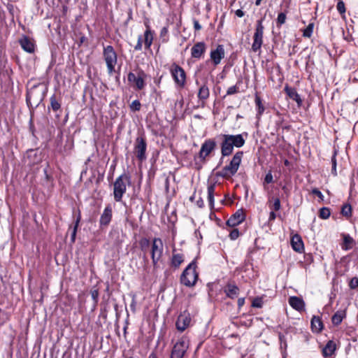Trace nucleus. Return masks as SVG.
<instances>
[{
	"label": "nucleus",
	"mask_w": 358,
	"mask_h": 358,
	"mask_svg": "<svg viewBox=\"0 0 358 358\" xmlns=\"http://www.w3.org/2000/svg\"><path fill=\"white\" fill-rule=\"evenodd\" d=\"M148 358H157L156 355L154 354V353H151L150 355H149V357Z\"/></svg>",
	"instance_id": "obj_57"
},
{
	"label": "nucleus",
	"mask_w": 358,
	"mask_h": 358,
	"mask_svg": "<svg viewBox=\"0 0 358 358\" xmlns=\"http://www.w3.org/2000/svg\"><path fill=\"white\" fill-rule=\"evenodd\" d=\"M280 201L278 198H275L273 201V203L272 206L271 207V209L273 210H279L280 209Z\"/></svg>",
	"instance_id": "obj_42"
},
{
	"label": "nucleus",
	"mask_w": 358,
	"mask_h": 358,
	"mask_svg": "<svg viewBox=\"0 0 358 358\" xmlns=\"http://www.w3.org/2000/svg\"><path fill=\"white\" fill-rule=\"evenodd\" d=\"M206 45L203 42H198L191 49V55L193 58L200 59L205 53Z\"/></svg>",
	"instance_id": "obj_16"
},
{
	"label": "nucleus",
	"mask_w": 358,
	"mask_h": 358,
	"mask_svg": "<svg viewBox=\"0 0 358 358\" xmlns=\"http://www.w3.org/2000/svg\"><path fill=\"white\" fill-rule=\"evenodd\" d=\"M136 50H141L142 49V38L139 36L136 45L134 47Z\"/></svg>",
	"instance_id": "obj_51"
},
{
	"label": "nucleus",
	"mask_w": 358,
	"mask_h": 358,
	"mask_svg": "<svg viewBox=\"0 0 358 358\" xmlns=\"http://www.w3.org/2000/svg\"><path fill=\"white\" fill-rule=\"evenodd\" d=\"M183 261L184 257L182 254L173 253L171 258V264L173 267L178 268L180 266V264L183 262Z\"/></svg>",
	"instance_id": "obj_28"
},
{
	"label": "nucleus",
	"mask_w": 358,
	"mask_h": 358,
	"mask_svg": "<svg viewBox=\"0 0 358 358\" xmlns=\"http://www.w3.org/2000/svg\"><path fill=\"white\" fill-rule=\"evenodd\" d=\"M140 247L142 250H145L146 248H148L150 245V241L146 238H143L139 241Z\"/></svg>",
	"instance_id": "obj_41"
},
{
	"label": "nucleus",
	"mask_w": 358,
	"mask_h": 358,
	"mask_svg": "<svg viewBox=\"0 0 358 358\" xmlns=\"http://www.w3.org/2000/svg\"><path fill=\"white\" fill-rule=\"evenodd\" d=\"M245 303V298H239L238 299V306L239 308L242 307Z\"/></svg>",
	"instance_id": "obj_54"
},
{
	"label": "nucleus",
	"mask_w": 358,
	"mask_h": 358,
	"mask_svg": "<svg viewBox=\"0 0 358 358\" xmlns=\"http://www.w3.org/2000/svg\"><path fill=\"white\" fill-rule=\"evenodd\" d=\"M343 243L342 248L345 250H348L352 248L354 242L353 238L349 234H343Z\"/></svg>",
	"instance_id": "obj_29"
},
{
	"label": "nucleus",
	"mask_w": 358,
	"mask_h": 358,
	"mask_svg": "<svg viewBox=\"0 0 358 358\" xmlns=\"http://www.w3.org/2000/svg\"><path fill=\"white\" fill-rule=\"evenodd\" d=\"M90 294H91L93 301L95 303H97L98 299H99V295L98 289H92L90 292Z\"/></svg>",
	"instance_id": "obj_45"
},
{
	"label": "nucleus",
	"mask_w": 358,
	"mask_h": 358,
	"mask_svg": "<svg viewBox=\"0 0 358 358\" xmlns=\"http://www.w3.org/2000/svg\"><path fill=\"white\" fill-rule=\"evenodd\" d=\"M245 220V214L243 210H238L227 220V224L229 227H235L241 224Z\"/></svg>",
	"instance_id": "obj_15"
},
{
	"label": "nucleus",
	"mask_w": 358,
	"mask_h": 358,
	"mask_svg": "<svg viewBox=\"0 0 358 358\" xmlns=\"http://www.w3.org/2000/svg\"><path fill=\"white\" fill-rule=\"evenodd\" d=\"M332 165H333V168H334V169H336V159H335V157H333V158H332Z\"/></svg>",
	"instance_id": "obj_56"
},
{
	"label": "nucleus",
	"mask_w": 358,
	"mask_h": 358,
	"mask_svg": "<svg viewBox=\"0 0 358 358\" xmlns=\"http://www.w3.org/2000/svg\"><path fill=\"white\" fill-rule=\"evenodd\" d=\"M273 182V175L271 171L266 173L265 178H264V182L269 184Z\"/></svg>",
	"instance_id": "obj_49"
},
{
	"label": "nucleus",
	"mask_w": 358,
	"mask_h": 358,
	"mask_svg": "<svg viewBox=\"0 0 358 358\" xmlns=\"http://www.w3.org/2000/svg\"><path fill=\"white\" fill-rule=\"evenodd\" d=\"M243 152L242 151L237 152L232 157L229 165L225 166L217 173V175L224 178H229L234 176L238 171L242 161Z\"/></svg>",
	"instance_id": "obj_3"
},
{
	"label": "nucleus",
	"mask_w": 358,
	"mask_h": 358,
	"mask_svg": "<svg viewBox=\"0 0 358 358\" xmlns=\"http://www.w3.org/2000/svg\"><path fill=\"white\" fill-rule=\"evenodd\" d=\"M141 103L138 100H134L130 105V108L133 111H138L141 109Z\"/></svg>",
	"instance_id": "obj_40"
},
{
	"label": "nucleus",
	"mask_w": 358,
	"mask_h": 358,
	"mask_svg": "<svg viewBox=\"0 0 358 358\" xmlns=\"http://www.w3.org/2000/svg\"><path fill=\"white\" fill-rule=\"evenodd\" d=\"M312 193L314 195H316L317 196H318L319 199H320V201H323L324 200V195L322 194V193L318 189L314 188L312 190Z\"/></svg>",
	"instance_id": "obj_48"
},
{
	"label": "nucleus",
	"mask_w": 358,
	"mask_h": 358,
	"mask_svg": "<svg viewBox=\"0 0 358 358\" xmlns=\"http://www.w3.org/2000/svg\"><path fill=\"white\" fill-rule=\"evenodd\" d=\"M103 56L106 64L108 72L112 73L115 71V67L117 62V55L113 47L111 45L104 47Z\"/></svg>",
	"instance_id": "obj_6"
},
{
	"label": "nucleus",
	"mask_w": 358,
	"mask_h": 358,
	"mask_svg": "<svg viewBox=\"0 0 358 358\" xmlns=\"http://www.w3.org/2000/svg\"><path fill=\"white\" fill-rule=\"evenodd\" d=\"M215 188V185H210L208 187V201L211 208L214 207Z\"/></svg>",
	"instance_id": "obj_30"
},
{
	"label": "nucleus",
	"mask_w": 358,
	"mask_h": 358,
	"mask_svg": "<svg viewBox=\"0 0 358 358\" xmlns=\"http://www.w3.org/2000/svg\"><path fill=\"white\" fill-rule=\"evenodd\" d=\"M239 236V231L237 229H232L229 233V238L236 240Z\"/></svg>",
	"instance_id": "obj_47"
},
{
	"label": "nucleus",
	"mask_w": 358,
	"mask_h": 358,
	"mask_svg": "<svg viewBox=\"0 0 358 358\" xmlns=\"http://www.w3.org/2000/svg\"><path fill=\"white\" fill-rule=\"evenodd\" d=\"M336 8L341 14L345 13V8L343 1H339L337 3Z\"/></svg>",
	"instance_id": "obj_44"
},
{
	"label": "nucleus",
	"mask_w": 358,
	"mask_h": 358,
	"mask_svg": "<svg viewBox=\"0 0 358 358\" xmlns=\"http://www.w3.org/2000/svg\"><path fill=\"white\" fill-rule=\"evenodd\" d=\"M191 317L188 313L184 312L180 314L176 322V327L180 331H183L190 324Z\"/></svg>",
	"instance_id": "obj_14"
},
{
	"label": "nucleus",
	"mask_w": 358,
	"mask_h": 358,
	"mask_svg": "<svg viewBox=\"0 0 358 358\" xmlns=\"http://www.w3.org/2000/svg\"><path fill=\"white\" fill-rule=\"evenodd\" d=\"M291 244L296 252H301L303 250V243L299 235L295 234L292 237Z\"/></svg>",
	"instance_id": "obj_21"
},
{
	"label": "nucleus",
	"mask_w": 358,
	"mask_h": 358,
	"mask_svg": "<svg viewBox=\"0 0 358 358\" xmlns=\"http://www.w3.org/2000/svg\"><path fill=\"white\" fill-rule=\"evenodd\" d=\"M131 185L130 176L123 173L117 177L113 183V196L117 202H120L127 191V185Z\"/></svg>",
	"instance_id": "obj_2"
},
{
	"label": "nucleus",
	"mask_w": 358,
	"mask_h": 358,
	"mask_svg": "<svg viewBox=\"0 0 358 358\" xmlns=\"http://www.w3.org/2000/svg\"><path fill=\"white\" fill-rule=\"evenodd\" d=\"M336 350V344L334 341H329L323 348V355L324 357L331 356Z\"/></svg>",
	"instance_id": "obj_26"
},
{
	"label": "nucleus",
	"mask_w": 358,
	"mask_h": 358,
	"mask_svg": "<svg viewBox=\"0 0 358 358\" xmlns=\"http://www.w3.org/2000/svg\"><path fill=\"white\" fill-rule=\"evenodd\" d=\"M189 347V340L186 337L180 338L173 345L171 358H182Z\"/></svg>",
	"instance_id": "obj_9"
},
{
	"label": "nucleus",
	"mask_w": 358,
	"mask_h": 358,
	"mask_svg": "<svg viewBox=\"0 0 358 358\" xmlns=\"http://www.w3.org/2000/svg\"><path fill=\"white\" fill-rule=\"evenodd\" d=\"M36 90L35 89H31L30 91L27 92V102L31 103V100L34 99V96L35 95Z\"/></svg>",
	"instance_id": "obj_43"
},
{
	"label": "nucleus",
	"mask_w": 358,
	"mask_h": 358,
	"mask_svg": "<svg viewBox=\"0 0 358 358\" xmlns=\"http://www.w3.org/2000/svg\"><path fill=\"white\" fill-rule=\"evenodd\" d=\"M255 101L257 108V114L261 115L264 111V107L262 104V99L258 95H256Z\"/></svg>",
	"instance_id": "obj_31"
},
{
	"label": "nucleus",
	"mask_w": 358,
	"mask_h": 358,
	"mask_svg": "<svg viewBox=\"0 0 358 358\" xmlns=\"http://www.w3.org/2000/svg\"><path fill=\"white\" fill-rule=\"evenodd\" d=\"M345 316L346 313L345 310H338L331 318L332 323L336 326L340 324Z\"/></svg>",
	"instance_id": "obj_27"
},
{
	"label": "nucleus",
	"mask_w": 358,
	"mask_h": 358,
	"mask_svg": "<svg viewBox=\"0 0 358 358\" xmlns=\"http://www.w3.org/2000/svg\"><path fill=\"white\" fill-rule=\"evenodd\" d=\"M50 106L54 111H57L60 107V103L57 100L55 95H52L50 98Z\"/></svg>",
	"instance_id": "obj_32"
},
{
	"label": "nucleus",
	"mask_w": 358,
	"mask_h": 358,
	"mask_svg": "<svg viewBox=\"0 0 358 358\" xmlns=\"http://www.w3.org/2000/svg\"><path fill=\"white\" fill-rule=\"evenodd\" d=\"M194 27L195 29V30H200L201 29V26L200 25V24L199 23V22L197 20H194Z\"/></svg>",
	"instance_id": "obj_52"
},
{
	"label": "nucleus",
	"mask_w": 358,
	"mask_h": 358,
	"mask_svg": "<svg viewBox=\"0 0 358 358\" xmlns=\"http://www.w3.org/2000/svg\"><path fill=\"white\" fill-rule=\"evenodd\" d=\"M263 20H259L257 21L255 26V31L253 35V43L252 44V50L257 52L261 50L263 44V36L264 27L262 24Z\"/></svg>",
	"instance_id": "obj_7"
},
{
	"label": "nucleus",
	"mask_w": 358,
	"mask_h": 358,
	"mask_svg": "<svg viewBox=\"0 0 358 358\" xmlns=\"http://www.w3.org/2000/svg\"><path fill=\"white\" fill-rule=\"evenodd\" d=\"M313 23H310L307 27L303 31V36L306 38H310L313 32Z\"/></svg>",
	"instance_id": "obj_34"
},
{
	"label": "nucleus",
	"mask_w": 358,
	"mask_h": 358,
	"mask_svg": "<svg viewBox=\"0 0 358 358\" xmlns=\"http://www.w3.org/2000/svg\"><path fill=\"white\" fill-rule=\"evenodd\" d=\"M248 136L247 133L231 135L222 134L220 138L222 142L220 144L221 155L222 157H228L233 153L234 148H240L245 143V138Z\"/></svg>",
	"instance_id": "obj_1"
},
{
	"label": "nucleus",
	"mask_w": 358,
	"mask_h": 358,
	"mask_svg": "<svg viewBox=\"0 0 358 358\" xmlns=\"http://www.w3.org/2000/svg\"><path fill=\"white\" fill-rule=\"evenodd\" d=\"M341 213L345 217H350L352 213V207L350 204H345L341 208Z\"/></svg>",
	"instance_id": "obj_36"
},
{
	"label": "nucleus",
	"mask_w": 358,
	"mask_h": 358,
	"mask_svg": "<svg viewBox=\"0 0 358 358\" xmlns=\"http://www.w3.org/2000/svg\"><path fill=\"white\" fill-rule=\"evenodd\" d=\"M276 217V215L273 211H271L269 215V220H274Z\"/></svg>",
	"instance_id": "obj_55"
},
{
	"label": "nucleus",
	"mask_w": 358,
	"mask_h": 358,
	"mask_svg": "<svg viewBox=\"0 0 358 358\" xmlns=\"http://www.w3.org/2000/svg\"><path fill=\"white\" fill-rule=\"evenodd\" d=\"M168 27H164L160 31V38L163 43H166L169 40L168 38Z\"/></svg>",
	"instance_id": "obj_37"
},
{
	"label": "nucleus",
	"mask_w": 358,
	"mask_h": 358,
	"mask_svg": "<svg viewBox=\"0 0 358 358\" xmlns=\"http://www.w3.org/2000/svg\"><path fill=\"white\" fill-rule=\"evenodd\" d=\"M147 143L144 137L140 136L136 138L134 144V153L141 162L146 159L145 151Z\"/></svg>",
	"instance_id": "obj_11"
},
{
	"label": "nucleus",
	"mask_w": 358,
	"mask_h": 358,
	"mask_svg": "<svg viewBox=\"0 0 358 358\" xmlns=\"http://www.w3.org/2000/svg\"><path fill=\"white\" fill-rule=\"evenodd\" d=\"M164 251V243L161 238H154L151 245L150 255L152 262L155 268L158 267Z\"/></svg>",
	"instance_id": "obj_5"
},
{
	"label": "nucleus",
	"mask_w": 358,
	"mask_h": 358,
	"mask_svg": "<svg viewBox=\"0 0 358 358\" xmlns=\"http://www.w3.org/2000/svg\"><path fill=\"white\" fill-rule=\"evenodd\" d=\"M262 0H256L255 4L257 6H259Z\"/></svg>",
	"instance_id": "obj_58"
},
{
	"label": "nucleus",
	"mask_w": 358,
	"mask_h": 358,
	"mask_svg": "<svg viewBox=\"0 0 358 358\" xmlns=\"http://www.w3.org/2000/svg\"><path fill=\"white\" fill-rule=\"evenodd\" d=\"M153 33L151 31L150 27L147 26V29L144 33V45L146 49H149L152 43Z\"/></svg>",
	"instance_id": "obj_25"
},
{
	"label": "nucleus",
	"mask_w": 358,
	"mask_h": 358,
	"mask_svg": "<svg viewBox=\"0 0 358 358\" xmlns=\"http://www.w3.org/2000/svg\"><path fill=\"white\" fill-rule=\"evenodd\" d=\"M289 161H288L287 159H286V160L285 161V164L286 166H288V165H289Z\"/></svg>",
	"instance_id": "obj_59"
},
{
	"label": "nucleus",
	"mask_w": 358,
	"mask_h": 358,
	"mask_svg": "<svg viewBox=\"0 0 358 358\" xmlns=\"http://www.w3.org/2000/svg\"><path fill=\"white\" fill-rule=\"evenodd\" d=\"M236 15L238 16V17H242L243 16H244V12L241 10V9H238L236 10Z\"/></svg>",
	"instance_id": "obj_53"
},
{
	"label": "nucleus",
	"mask_w": 358,
	"mask_h": 358,
	"mask_svg": "<svg viewBox=\"0 0 358 358\" xmlns=\"http://www.w3.org/2000/svg\"><path fill=\"white\" fill-rule=\"evenodd\" d=\"M113 216V210L110 205H108L106 206L103 210V213L101 214L99 220L100 225L102 226H108L111 221Z\"/></svg>",
	"instance_id": "obj_17"
},
{
	"label": "nucleus",
	"mask_w": 358,
	"mask_h": 358,
	"mask_svg": "<svg viewBox=\"0 0 358 358\" xmlns=\"http://www.w3.org/2000/svg\"><path fill=\"white\" fill-rule=\"evenodd\" d=\"M284 91L289 99L295 101L297 103L299 106L302 104V99L294 88L291 87L287 85L284 88Z\"/></svg>",
	"instance_id": "obj_19"
},
{
	"label": "nucleus",
	"mask_w": 358,
	"mask_h": 358,
	"mask_svg": "<svg viewBox=\"0 0 358 358\" xmlns=\"http://www.w3.org/2000/svg\"><path fill=\"white\" fill-rule=\"evenodd\" d=\"M289 304L297 311H302L305 309L304 301L298 296H290L289 298Z\"/></svg>",
	"instance_id": "obj_18"
},
{
	"label": "nucleus",
	"mask_w": 358,
	"mask_h": 358,
	"mask_svg": "<svg viewBox=\"0 0 358 358\" xmlns=\"http://www.w3.org/2000/svg\"><path fill=\"white\" fill-rule=\"evenodd\" d=\"M198 98L203 103L210 96L209 88L206 84L201 85L198 92Z\"/></svg>",
	"instance_id": "obj_23"
},
{
	"label": "nucleus",
	"mask_w": 358,
	"mask_h": 358,
	"mask_svg": "<svg viewBox=\"0 0 358 358\" xmlns=\"http://www.w3.org/2000/svg\"><path fill=\"white\" fill-rule=\"evenodd\" d=\"M196 263L192 262L183 271L180 276V282L187 287H193L198 279L196 271Z\"/></svg>",
	"instance_id": "obj_4"
},
{
	"label": "nucleus",
	"mask_w": 358,
	"mask_h": 358,
	"mask_svg": "<svg viewBox=\"0 0 358 358\" xmlns=\"http://www.w3.org/2000/svg\"><path fill=\"white\" fill-rule=\"evenodd\" d=\"M146 78L147 74L143 70H139L136 73L130 72L127 75L129 83L137 90H141L145 87Z\"/></svg>",
	"instance_id": "obj_8"
},
{
	"label": "nucleus",
	"mask_w": 358,
	"mask_h": 358,
	"mask_svg": "<svg viewBox=\"0 0 358 358\" xmlns=\"http://www.w3.org/2000/svg\"><path fill=\"white\" fill-rule=\"evenodd\" d=\"M224 293L230 299H235L239 294L238 287L234 284H228L224 288Z\"/></svg>",
	"instance_id": "obj_22"
},
{
	"label": "nucleus",
	"mask_w": 358,
	"mask_h": 358,
	"mask_svg": "<svg viewBox=\"0 0 358 358\" xmlns=\"http://www.w3.org/2000/svg\"><path fill=\"white\" fill-rule=\"evenodd\" d=\"M215 147L216 143L213 139H208L205 141L201 145L199 151V157L202 159H205L206 157H208L213 150H215Z\"/></svg>",
	"instance_id": "obj_12"
},
{
	"label": "nucleus",
	"mask_w": 358,
	"mask_h": 358,
	"mask_svg": "<svg viewBox=\"0 0 358 358\" xmlns=\"http://www.w3.org/2000/svg\"><path fill=\"white\" fill-rule=\"evenodd\" d=\"M311 328L313 331L319 333L323 328L322 322L319 317L313 316L311 320Z\"/></svg>",
	"instance_id": "obj_24"
},
{
	"label": "nucleus",
	"mask_w": 358,
	"mask_h": 358,
	"mask_svg": "<svg viewBox=\"0 0 358 358\" xmlns=\"http://www.w3.org/2000/svg\"><path fill=\"white\" fill-rule=\"evenodd\" d=\"M350 287L352 289H355L357 287H358V278H353L350 282Z\"/></svg>",
	"instance_id": "obj_50"
},
{
	"label": "nucleus",
	"mask_w": 358,
	"mask_h": 358,
	"mask_svg": "<svg viewBox=\"0 0 358 358\" xmlns=\"http://www.w3.org/2000/svg\"><path fill=\"white\" fill-rule=\"evenodd\" d=\"M80 221V215H78V217H77V219L76 220L75 225L73 227V229L72 233H71V239L72 243H74V241L76 240V236L77 229H78Z\"/></svg>",
	"instance_id": "obj_35"
},
{
	"label": "nucleus",
	"mask_w": 358,
	"mask_h": 358,
	"mask_svg": "<svg viewBox=\"0 0 358 358\" xmlns=\"http://www.w3.org/2000/svg\"><path fill=\"white\" fill-rule=\"evenodd\" d=\"M238 92V87L236 85H233L228 88L227 95H232Z\"/></svg>",
	"instance_id": "obj_46"
},
{
	"label": "nucleus",
	"mask_w": 358,
	"mask_h": 358,
	"mask_svg": "<svg viewBox=\"0 0 358 358\" xmlns=\"http://www.w3.org/2000/svg\"><path fill=\"white\" fill-rule=\"evenodd\" d=\"M171 73L176 83L180 87H184L186 80V74L183 69L173 64L171 69Z\"/></svg>",
	"instance_id": "obj_10"
},
{
	"label": "nucleus",
	"mask_w": 358,
	"mask_h": 358,
	"mask_svg": "<svg viewBox=\"0 0 358 358\" xmlns=\"http://www.w3.org/2000/svg\"><path fill=\"white\" fill-rule=\"evenodd\" d=\"M225 51L222 45H218L217 48L212 50L210 54L211 60L215 66L220 64L221 60L224 57Z\"/></svg>",
	"instance_id": "obj_13"
},
{
	"label": "nucleus",
	"mask_w": 358,
	"mask_h": 358,
	"mask_svg": "<svg viewBox=\"0 0 358 358\" xmlns=\"http://www.w3.org/2000/svg\"><path fill=\"white\" fill-rule=\"evenodd\" d=\"M263 306V299L261 297H257L253 299L252 306L255 308H260Z\"/></svg>",
	"instance_id": "obj_38"
},
{
	"label": "nucleus",
	"mask_w": 358,
	"mask_h": 358,
	"mask_svg": "<svg viewBox=\"0 0 358 358\" xmlns=\"http://www.w3.org/2000/svg\"><path fill=\"white\" fill-rule=\"evenodd\" d=\"M286 14L284 13H280L278 14V18H277V24L278 26H281L282 24H283L285 21H286Z\"/></svg>",
	"instance_id": "obj_39"
},
{
	"label": "nucleus",
	"mask_w": 358,
	"mask_h": 358,
	"mask_svg": "<svg viewBox=\"0 0 358 358\" xmlns=\"http://www.w3.org/2000/svg\"><path fill=\"white\" fill-rule=\"evenodd\" d=\"M20 44L22 47V48L29 53H32L34 52V43L32 41L31 38H29L27 36H23L21 39L19 41Z\"/></svg>",
	"instance_id": "obj_20"
},
{
	"label": "nucleus",
	"mask_w": 358,
	"mask_h": 358,
	"mask_svg": "<svg viewBox=\"0 0 358 358\" xmlns=\"http://www.w3.org/2000/svg\"><path fill=\"white\" fill-rule=\"evenodd\" d=\"M129 358H132V357H129Z\"/></svg>",
	"instance_id": "obj_60"
},
{
	"label": "nucleus",
	"mask_w": 358,
	"mask_h": 358,
	"mask_svg": "<svg viewBox=\"0 0 358 358\" xmlns=\"http://www.w3.org/2000/svg\"><path fill=\"white\" fill-rule=\"evenodd\" d=\"M330 214L331 213L329 208L327 207H323L320 210L319 217L321 219L326 220L329 217Z\"/></svg>",
	"instance_id": "obj_33"
}]
</instances>
